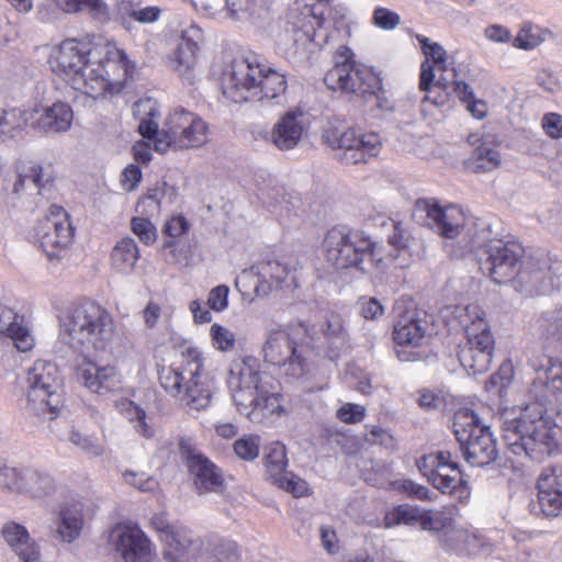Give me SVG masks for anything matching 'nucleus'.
<instances>
[{
	"mask_svg": "<svg viewBox=\"0 0 562 562\" xmlns=\"http://www.w3.org/2000/svg\"><path fill=\"white\" fill-rule=\"evenodd\" d=\"M18 493H26L32 497L49 495L55 490V481L50 474L36 469H23Z\"/></svg>",
	"mask_w": 562,
	"mask_h": 562,
	"instance_id": "obj_36",
	"label": "nucleus"
},
{
	"mask_svg": "<svg viewBox=\"0 0 562 562\" xmlns=\"http://www.w3.org/2000/svg\"><path fill=\"white\" fill-rule=\"evenodd\" d=\"M236 554V542L226 539L207 540L203 542L200 560L205 562H221Z\"/></svg>",
	"mask_w": 562,
	"mask_h": 562,
	"instance_id": "obj_43",
	"label": "nucleus"
},
{
	"mask_svg": "<svg viewBox=\"0 0 562 562\" xmlns=\"http://www.w3.org/2000/svg\"><path fill=\"white\" fill-rule=\"evenodd\" d=\"M501 162V153L483 144L473 150L469 167L475 172H487L497 168Z\"/></svg>",
	"mask_w": 562,
	"mask_h": 562,
	"instance_id": "obj_44",
	"label": "nucleus"
},
{
	"mask_svg": "<svg viewBox=\"0 0 562 562\" xmlns=\"http://www.w3.org/2000/svg\"><path fill=\"white\" fill-rule=\"evenodd\" d=\"M260 381L259 371L252 366V360L241 359L233 362L227 383L238 412L250 420H258L256 407L263 394Z\"/></svg>",
	"mask_w": 562,
	"mask_h": 562,
	"instance_id": "obj_15",
	"label": "nucleus"
},
{
	"mask_svg": "<svg viewBox=\"0 0 562 562\" xmlns=\"http://www.w3.org/2000/svg\"><path fill=\"white\" fill-rule=\"evenodd\" d=\"M272 484L291 493L295 497L304 496L308 490L307 483L292 472H285L280 476V480L277 479Z\"/></svg>",
	"mask_w": 562,
	"mask_h": 562,
	"instance_id": "obj_53",
	"label": "nucleus"
},
{
	"mask_svg": "<svg viewBox=\"0 0 562 562\" xmlns=\"http://www.w3.org/2000/svg\"><path fill=\"white\" fill-rule=\"evenodd\" d=\"M68 9V13L89 10L97 18L108 16V5L103 0H59Z\"/></svg>",
	"mask_w": 562,
	"mask_h": 562,
	"instance_id": "obj_48",
	"label": "nucleus"
},
{
	"mask_svg": "<svg viewBox=\"0 0 562 562\" xmlns=\"http://www.w3.org/2000/svg\"><path fill=\"white\" fill-rule=\"evenodd\" d=\"M290 272V266L279 259H269L258 266L259 278L271 290L280 288Z\"/></svg>",
	"mask_w": 562,
	"mask_h": 562,
	"instance_id": "obj_41",
	"label": "nucleus"
},
{
	"mask_svg": "<svg viewBox=\"0 0 562 562\" xmlns=\"http://www.w3.org/2000/svg\"><path fill=\"white\" fill-rule=\"evenodd\" d=\"M426 92L422 100L423 105L431 103L435 106H445L449 101V91H447V83L437 79L431 90H424Z\"/></svg>",
	"mask_w": 562,
	"mask_h": 562,
	"instance_id": "obj_58",
	"label": "nucleus"
},
{
	"mask_svg": "<svg viewBox=\"0 0 562 562\" xmlns=\"http://www.w3.org/2000/svg\"><path fill=\"white\" fill-rule=\"evenodd\" d=\"M307 132L305 114L299 109L290 110L274 123L270 140L279 150H291L300 146Z\"/></svg>",
	"mask_w": 562,
	"mask_h": 562,
	"instance_id": "obj_22",
	"label": "nucleus"
},
{
	"mask_svg": "<svg viewBox=\"0 0 562 562\" xmlns=\"http://www.w3.org/2000/svg\"><path fill=\"white\" fill-rule=\"evenodd\" d=\"M537 330L544 342H562V308L543 312L537 319Z\"/></svg>",
	"mask_w": 562,
	"mask_h": 562,
	"instance_id": "obj_38",
	"label": "nucleus"
},
{
	"mask_svg": "<svg viewBox=\"0 0 562 562\" xmlns=\"http://www.w3.org/2000/svg\"><path fill=\"white\" fill-rule=\"evenodd\" d=\"M74 112L69 104L55 102L45 106L33 123V127L40 133L55 135L67 132L72 123Z\"/></svg>",
	"mask_w": 562,
	"mask_h": 562,
	"instance_id": "obj_29",
	"label": "nucleus"
},
{
	"mask_svg": "<svg viewBox=\"0 0 562 562\" xmlns=\"http://www.w3.org/2000/svg\"><path fill=\"white\" fill-rule=\"evenodd\" d=\"M26 400L30 413L54 419L64 404L63 382L55 363L35 361L27 370Z\"/></svg>",
	"mask_w": 562,
	"mask_h": 562,
	"instance_id": "obj_9",
	"label": "nucleus"
},
{
	"mask_svg": "<svg viewBox=\"0 0 562 562\" xmlns=\"http://www.w3.org/2000/svg\"><path fill=\"white\" fill-rule=\"evenodd\" d=\"M23 469L11 467L7 460L0 459V490L18 492Z\"/></svg>",
	"mask_w": 562,
	"mask_h": 562,
	"instance_id": "obj_52",
	"label": "nucleus"
},
{
	"mask_svg": "<svg viewBox=\"0 0 562 562\" xmlns=\"http://www.w3.org/2000/svg\"><path fill=\"white\" fill-rule=\"evenodd\" d=\"M56 173L52 164L34 162L19 172L13 184L12 193L19 198L23 195H43L54 188Z\"/></svg>",
	"mask_w": 562,
	"mask_h": 562,
	"instance_id": "obj_23",
	"label": "nucleus"
},
{
	"mask_svg": "<svg viewBox=\"0 0 562 562\" xmlns=\"http://www.w3.org/2000/svg\"><path fill=\"white\" fill-rule=\"evenodd\" d=\"M164 543L165 558L170 562H199L202 555L203 541L194 538L192 531L182 526L167 536Z\"/></svg>",
	"mask_w": 562,
	"mask_h": 562,
	"instance_id": "obj_26",
	"label": "nucleus"
},
{
	"mask_svg": "<svg viewBox=\"0 0 562 562\" xmlns=\"http://www.w3.org/2000/svg\"><path fill=\"white\" fill-rule=\"evenodd\" d=\"M425 336V326L416 312L401 315L394 324L393 338L397 345L416 346Z\"/></svg>",
	"mask_w": 562,
	"mask_h": 562,
	"instance_id": "obj_35",
	"label": "nucleus"
},
{
	"mask_svg": "<svg viewBox=\"0 0 562 562\" xmlns=\"http://www.w3.org/2000/svg\"><path fill=\"white\" fill-rule=\"evenodd\" d=\"M416 223L436 231L446 238L457 237L464 226V214L458 206L441 207L437 202L419 199L413 210Z\"/></svg>",
	"mask_w": 562,
	"mask_h": 562,
	"instance_id": "obj_18",
	"label": "nucleus"
},
{
	"mask_svg": "<svg viewBox=\"0 0 562 562\" xmlns=\"http://www.w3.org/2000/svg\"><path fill=\"white\" fill-rule=\"evenodd\" d=\"M542 127L551 138L562 137V115L557 113H548L542 119Z\"/></svg>",
	"mask_w": 562,
	"mask_h": 562,
	"instance_id": "obj_63",
	"label": "nucleus"
},
{
	"mask_svg": "<svg viewBox=\"0 0 562 562\" xmlns=\"http://www.w3.org/2000/svg\"><path fill=\"white\" fill-rule=\"evenodd\" d=\"M307 328L299 324L288 330L271 328L266 333V341L262 346L263 360L277 366L288 376L297 379L305 372V345Z\"/></svg>",
	"mask_w": 562,
	"mask_h": 562,
	"instance_id": "obj_10",
	"label": "nucleus"
},
{
	"mask_svg": "<svg viewBox=\"0 0 562 562\" xmlns=\"http://www.w3.org/2000/svg\"><path fill=\"white\" fill-rule=\"evenodd\" d=\"M490 228H482L470 241L469 250L475 251L480 270L498 284L518 279L527 290L544 291L551 282V267L546 258L530 257L521 262V245L499 238H490Z\"/></svg>",
	"mask_w": 562,
	"mask_h": 562,
	"instance_id": "obj_2",
	"label": "nucleus"
},
{
	"mask_svg": "<svg viewBox=\"0 0 562 562\" xmlns=\"http://www.w3.org/2000/svg\"><path fill=\"white\" fill-rule=\"evenodd\" d=\"M265 465L268 479L273 483L277 479L283 475L286 471L288 459L284 445L280 442H272L266 448Z\"/></svg>",
	"mask_w": 562,
	"mask_h": 562,
	"instance_id": "obj_40",
	"label": "nucleus"
},
{
	"mask_svg": "<svg viewBox=\"0 0 562 562\" xmlns=\"http://www.w3.org/2000/svg\"><path fill=\"white\" fill-rule=\"evenodd\" d=\"M68 440L82 450L86 454H89L91 457H100L104 452V448L102 445L98 441L97 438L92 436L85 435L80 432L78 429L72 428L69 431Z\"/></svg>",
	"mask_w": 562,
	"mask_h": 562,
	"instance_id": "obj_47",
	"label": "nucleus"
},
{
	"mask_svg": "<svg viewBox=\"0 0 562 562\" xmlns=\"http://www.w3.org/2000/svg\"><path fill=\"white\" fill-rule=\"evenodd\" d=\"M159 381L162 389L189 411L205 409L211 403L213 391L210 381L203 376V361L198 348L188 347L179 367L162 368Z\"/></svg>",
	"mask_w": 562,
	"mask_h": 562,
	"instance_id": "obj_5",
	"label": "nucleus"
},
{
	"mask_svg": "<svg viewBox=\"0 0 562 562\" xmlns=\"http://www.w3.org/2000/svg\"><path fill=\"white\" fill-rule=\"evenodd\" d=\"M538 501L533 512L546 517H558L562 513V461L546 467L538 477Z\"/></svg>",
	"mask_w": 562,
	"mask_h": 562,
	"instance_id": "obj_19",
	"label": "nucleus"
},
{
	"mask_svg": "<svg viewBox=\"0 0 562 562\" xmlns=\"http://www.w3.org/2000/svg\"><path fill=\"white\" fill-rule=\"evenodd\" d=\"M123 25L126 30L131 29L127 19L136 21L142 24H150L159 20L161 15V9L157 5L142 7L139 3L128 1L123 3Z\"/></svg>",
	"mask_w": 562,
	"mask_h": 562,
	"instance_id": "obj_42",
	"label": "nucleus"
},
{
	"mask_svg": "<svg viewBox=\"0 0 562 562\" xmlns=\"http://www.w3.org/2000/svg\"><path fill=\"white\" fill-rule=\"evenodd\" d=\"M60 328L63 340L83 356V362L76 368L77 380L97 394L120 390L122 378L114 367H99L87 360L92 351H105L111 346L115 335L112 314L101 304L86 300L68 310Z\"/></svg>",
	"mask_w": 562,
	"mask_h": 562,
	"instance_id": "obj_1",
	"label": "nucleus"
},
{
	"mask_svg": "<svg viewBox=\"0 0 562 562\" xmlns=\"http://www.w3.org/2000/svg\"><path fill=\"white\" fill-rule=\"evenodd\" d=\"M90 58L94 65L89 72L87 95L95 100L105 92H120L130 71L126 54L114 46L94 47Z\"/></svg>",
	"mask_w": 562,
	"mask_h": 562,
	"instance_id": "obj_11",
	"label": "nucleus"
},
{
	"mask_svg": "<svg viewBox=\"0 0 562 562\" xmlns=\"http://www.w3.org/2000/svg\"><path fill=\"white\" fill-rule=\"evenodd\" d=\"M133 114L139 121V134L154 139L156 151L200 147L207 140L206 122L183 108H177L169 113L161 130L158 128L159 110L156 100L146 98L135 102Z\"/></svg>",
	"mask_w": 562,
	"mask_h": 562,
	"instance_id": "obj_3",
	"label": "nucleus"
},
{
	"mask_svg": "<svg viewBox=\"0 0 562 562\" xmlns=\"http://www.w3.org/2000/svg\"><path fill=\"white\" fill-rule=\"evenodd\" d=\"M324 82L333 91L359 98L380 99L381 79L370 67L355 60L348 46H339L334 55V66L325 74Z\"/></svg>",
	"mask_w": 562,
	"mask_h": 562,
	"instance_id": "obj_7",
	"label": "nucleus"
},
{
	"mask_svg": "<svg viewBox=\"0 0 562 562\" xmlns=\"http://www.w3.org/2000/svg\"><path fill=\"white\" fill-rule=\"evenodd\" d=\"M336 416L346 424H355L364 418L366 409L361 405L347 403L337 411Z\"/></svg>",
	"mask_w": 562,
	"mask_h": 562,
	"instance_id": "obj_61",
	"label": "nucleus"
},
{
	"mask_svg": "<svg viewBox=\"0 0 562 562\" xmlns=\"http://www.w3.org/2000/svg\"><path fill=\"white\" fill-rule=\"evenodd\" d=\"M467 342L460 348H473L494 353L495 339L485 321V313L476 305L467 306L464 318Z\"/></svg>",
	"mask_w": 562,
	"mask_h": 562,
	"instance_id": "obj_24",
	"label": "nucleus"
},
{
	"mask_svg": "<svg viewBox=\"0 0 562 562\" xmlns=\"http://www.w3.org/2000/svg\"><path fill=\"white\" fill-rule=\"evenodd\" d=\"M34 236L50 260L58 259L71 245L75 227L67 211L59 205L52 204L48 214L40 220L34 227Z\"/></svg>",
	"mask_w": 562,
	"mask_h": 562,
	"instance_id": "obj_16",
	"label": "nucleus"
},
{
	"mask_svg": "<svg viewBox=\"0 0 562 562\" xmlns=\"http://www.w3.org/2000/svg\"><path fill=\"white\" fill-rule=\"evenodd\" d=\"M178 446L180 459L192 476L198 493L221 491L224 485L221 469L196 447L191 438L181 437Z\"/></svg>",
	"mask_w": 562,
	"mask_h": 562,
	"instance_id": "obj_17",
	"label": "nucleus"
},
{
	"mask_svg": "<svg viewBox=\"0 0 562 562\" xmlns=\"http://www.w3.org/2000/svg\"><path fill=\"white\" fill-rule=\"evenodd\" d=\"M426 59L430 60L434 65L437 66L439 70L446 71L448 69L447 66V50L443 46L437 42H435L430 49L426 52Z\"/></svg>",
	"mask_w": 562,
	"mask_h": 562,
	"instance_id": "obj_64",
	"label": "nucleus"
},
{
	"mask_svg": "<svg viewBox=\"0 0 562 562\" xmlns=\"http://www.w3.org/2000/svg\"><path fill=\"white\" fill-rule=\"evenodd\" d=\"M263 61L265 57L254 53L235 57L223 74L224 97L235 103L256 101Z\"/></svg>",
	"mask_w": 562,
	"mask_h": 562,
	"instance_id": "obj_13",
	"label": "nucleus"
},
{
	"mask_svg": "<svg viewBox=\"0 0 562 562\" xmlns=\"http://www.w3.org/2000/svg\"><path fill=\"white\" fill-rule=\"evenodd\" d=\"M360 315L366 319H378L384 313V307L375 297L359 301Z\"/></svg>",
	"mask_w": 562,
	"mask_h": 562,
	"instance_id": "obj_62",
	"label": "nucleus"
},
{
	"mask_svg": "<svg viewBox=\"0 0 562 562\" xmlns=\"http://www.w3.org/2000/svg\"><path fill=\"white\" fill-rule=\"evenodd\" d=\"M83 527L82 512L78 506H65L55 521L54 537L64 543L75 542Z\"/></svg>",
	"mask_w": 562,
	"mask_h": 562,
	"instance_id": "obj_32",
	"label": "nucleus"
},
{
	"mask_svg": "<svg viewBox=\"0 0 562 562\" xmlns=\"http://www.w3.org/2000/svg\"><path fill=\"white\" fill-rule=\"evenodd\" d=\"M373 22L383 30H394L401 23L400 15L386 8H376L373 12Z\"/></svg>",
	"mask_w": 562,
	"mask_h": 562,
	"instance_id": "obj_60",
	"label": "nucleus"
},
{
	"mask_svg": "<svg viewBox=\"0 0 562 562\" xmlns=\"http://www.w3.org/2000/svg\"><path fill=\"white\" fill-rule=\"evenodd\" d=\"M543 374L547 387L553 392L562 391V361L549 358Z\"/></svg>",
	"mask_w": 562,
	"mask_h": 562,
	"instance_id": "obj_57",
	"label": "nucleus"
},
{
	"mask_svg": "<svg viewBox=\"0 0 562 562\" xmlns=\"http://www.w3.org/2000/svg\"><path fill=\"white\" fill-rule=\"evenodd\" d=\"M1 536L21 562H41V547L24 525L7 521L1 527Z\"/></svg>",
	"mask_w": 562,
	"mask_h": 562,
	"instance_id": "obj_25",
	"label": "nucleus"
},
{
	"mask_svg": "<svg viewBox=\"0 0 562 562\" xmlns=\"http://www.w3.org/2000/svg\"><path fill=\"white\" fill-rule=\"evenodd\" d=\"M548 35L549 30L541 29L531 22H525L514 40V46L521 49H532L540 45Z\"/></svg>",
	"mask_w": 562,
	"mask_h": 562,
	"instance_id": "obj_46",
	"label": "nucleus"
},
{
	"mask_svg": "<svg viewBox=\"0 0 562 562\" xmlns=\"http://www.w3.org/2000/svg\"><path fill=\"white\" fill-rule=\"evenodd\" d=\"M110 539L124 562H140L150 554V541L137 525H117Z\"/></svg>",
	"mask_w": 562,
	"mask_h": 562,
	"instance_id": "obj_20",
	"label": "nucleus"
},
{
	"mask_svg": "<svg viewBox=\"0 0 562 562\" xmlns=\"http://www.w3.org/2000/svg\"><path fill=\"white\" fill-rule=\"evenodd\" d=\"M461 485H467V482L463 480L459 463L452 459V453L449 451L447 460L438 461L432 486L443 494H451Z\"/></svg>",
	"mask_w": 562,
	"mask_h": 562,
	"instance_id": "obj_33",
	"label": "nucleus"
},
{
	"mask_svg": "<svg viewBox=\"0 0 562 562\" xmlns=\"http://www.w3.org/2000/svg\"><path fill=\"white\" fill-rule=\"evenodd\" d=\"M229 288L225 284H220L213 288L207 296V306L215 312H223L228 306Z\"/></svg>",
	"mask_w": 562,
	"mask_h": 562,
	"instance_id": "obj_59",
	"label": "nucleus"
},
{
	"mask_svg": "<svg viewBox=\"0 0 562 562\" xmlns=\"http://www.w3.org/2000/svg\"><path fill=\"white\" fill-rule=\"evenodd\" d=\"M23 316L18 315L12 308L0 303V334L14 341L20 351H29L33 347V337L27 327L23 325Z\"/></svg>",
	"mask_w": 562,
	"mask_h": 562,
	"instance_id": "obj_30",
	"label": "nucleus"
},
{
	"mask_svg": "<svg viewBox=\"0 0 562 562\" xmlns=\"http://www.w3.org/2000/svg\"><path fill=\"white\" fill-rule=\"evenodd\" d=\"M325 258L336 270L368 272L384 256L375 241L362 231L331 227L323 239Z\"/></svg>",
	"mask_w": 562,
	"mask_h": 562,
	"instance_id": "obj_6",
	"label": "nucleus"
},
{
	"mask_svg": "<svg viewBox=\"0 0 562 562\" xmlns=\"http://www.w3.org/2000/svg\"><path fill=\"white\" fill-rule=\"evenodd\" d=\"M203 31L195 24L181 31V42L170 58V66L183 80L192 83L196 66V55Z\"/></svg>",
	"mask_w": 562,
	"mask_h": 562,
	"instance_id": "obj_21",
	"label": "nucleus"
},
{
	"mask_svg": "<svg viewBox=\"0 0 562 562\" xmlns=\"http://www.w3.org/2000/svg\"><path fill=\"white\" fill-rule=\"evenodd\" d=\"M87 44L76 40H66L52 53L48 63L52 70L63 77L69 85L87 95L89 72L94 63Z\"/></svg>",
	"mask_w": 562,
	"mask_h": 562,
	"instance_id": "obj_14",
	"label": "nucleus"
},
{
	"mask_svg": "<svg viewBox=\"0 0 562 562\" xmlns=\"http://www.w3.org/2000/svg\"><path fill=\"white\" fill-rule=\"evenodd\" d=\"M503 440L514 454L533 461L562 451V427L540 409L527 407L518 417L503 424Z\"/></svg>",
	"mask_w": 562,
	"mask_h": 562,
	"instance_id": "obj_4",
	"label": "nucleus"
},
{
	"mask_svg": "<svg viewBox=\"0 0 562 562\" xmlns=\"http://www.w3.org/2000/svg\"><path fill=\"white\" fill-rule=\"evenodd\" d=\"M123 477L127 484L140 492H151L158 485L157 481L146 472L125 471Z\"/></svg>",
	"mask_w": 562,
	"mask_h": 562,
	"instance_id": "obj_56",
	"label": "nucleus"
},
{
	"mask_svg": "<svg viewBox=\"0 0 562 562\" xmlns=\"http://www.w3.org/2000/svg\"><path fill=\"white\" fill-rule=\"evenodd\" d=\"M60 12L68 13V9L59 0H43L37 4L36 19L42 23H50L59 18Z\"/></svg>",
	"mask_w": 562,
	"mask_h": 562,
	"instance_id": "obj_51",
	"label": "nucleus"
},
{
	"mask_svg": "<svg viewBox=\"0 0 562 562\" xmlns=\"http://www.w3.org/2000/svg\"><path fill=\"white\" fill-rule=\"evenodd\" d=\"M493 352L473 348H460L458 358L464 370L472 375L485 373L491 368Z\"/></svg>",
	"mask_w": 562,
	"mask_h": 562,
	"instance_id": "obj_39",
	"label": "nucleus"
},
{
	"mask_svg": "<svg viewBox=\"0 0 562 562\" xmlns=\"http://www.w3.org/2000/svg\"><path fill=\"white\" fill-rule=\"evenodd\" d=\"M37 109L5 105L0 108V142L13 139L25 131Z\"/></svg>",
	"mask_w": 562,
	"mask_h": 562,
	"instance_id": "obj_31",
	"label": "nucleus"
},
{
	"mask_svg": "<svg viewBox=\"0 0 562 562\" xmlns=\"http://www.w3.org/2000/svg\"><path fill=\"white\" fill-rule=\"evenodd\" d=\"M322 140L342 165L366 164L376 157L381 149L378 134H361L353 128L341 130L331 124L323 130Z\"/></svg>",
	"mask_w": 562,
	"mask_h": 562,
	"instance_id": "obj_12",
	"label": "nucleus"
},
{
	"mask_svg": "<svg viewBox=\"0 0 562 562\" xmlns=\"http://www.w3.org/2000/svg\"><path fill=\"white\" fill-rule=\"evenodd\" d=\"M133 233L146 245L154 244L157 239L155 225L144 217H133L131 221Z\"/></svg>",
	"mask_w": 562,
	"mask_h": 562,
	"instance_id": "obj_55",
	"label": "nucleus"
},
{
	"mask_svg": "<svg viewBox=\"0 0 562 562\" xmlns=\"http://www.w3.org/2000/svg\"><path fill=\"white\" fill-rule=\"evenodd\" d=\"M322 347L330 360L338 359L349 348V334L339 314H330L319 327Z\"/></svg>",
	"mask_w": 562,
	"mask_h": 562,
	"instance_id": "obj_28",
	"label": "nucleus"
},
{
	"mask_svg": "<svg viewBox=\"0 0 562 562\" xmlns=\"http://www.w3.org/2000/svg\"><path fill=\"white\" fill-rule=\"evenodd\" d=\"M260 438L258 436L244 437L235 441L234 451L244 460L252 461L259 456Z\"/></svg>",
	"mask_w": 562,
	"mask_h": 562,
	"instance_id": "obj_54",
	"label": "nucleus"
},
{
	"mask_svg": "<svg viewBox=\"0 0 562 562\" xmlns=\"http://www.w3.org/2000/svg\"><path fill=\"white\" fill-rule=\"evenodd\" d=\"M449 458V450H441L438 452L425 454L420 457L416 464L420 473L428 480L432 485V479L435 476L436 468H438L439 460H447Z\"/></svg>",
	"mask_w": 562,
	"mask_h": 562,
	"instance_id": "obj_50",
	"label": "nucleus"
},
{
	"mask_svg": "<svg viewBox=\"0 0 562 562\" xmlns=\"http://www.w3.org/2000/svg\"><path fill=\"white\" fill-rule=\"evenodd\" d=\"M262 74L259 77L258 99L271 104L284 105L286 103L288 75L286 71L274 67L266 59Z\"/></svg>",
	"mask_w": 562,
	"mask_h": 562,
	"instance_id": "obj_27",
	"label": "nucleus"
},
{
	"mask_svg": "<svg viewBox=\"0 0 562 562\" xmlns=\"http://www.w3.org/2000/svg\"><path fill=\"white\" fill-rule=\"evenodd\" d=\"M213 346L221 351H231L235 347V334L220 324H213L210 328Z\"/></svg>",
	"mask_w": 562,
	"mask_h": 562,
	"instance_id": "obj_49",
	"label": "nucleus"
},
{
	"mask_svg": "<svg viewBox=\"0 0 562 562\" xmlns=\"http://www.w3.org/2000/svg\"><path fill=\"white\" fill-rule=\"evenodd\" d=\"M453 434L470 465L485 467L498 458L496 440L490 426L483 425L474 411L464 408L456 412Z\"/></svg>",
	"mask_w": 562,
	"mask_h": 562,
	"instance_id": "obj_8",
	"label": "nucleus"
},
{
	"mask_svg": "<svg viewBox=\"0 0 562 562\" xmlns=\"http://www.w3.org/2000/svg\"><path fill=\"white\" fill-rule=\"evenodd\" d=\"M139 258V249L131 237L123 238L113 248L111 260L113 267L122 273L131 272Z\"/></svg>",
	"mask_w": 562,
	"mask_h": 562,
	"instance_id": "obj_37",
	"label": "nucleus"
},
{
	"mask_svg": "<svg viewBox=\"0 0 562 562\" xmlns=\"http://www.w3.org/2000/svg\"><path fill=\"white\" fill-rule=\"evenodd\" d=\"M196 7L210 15L240 18L255 12L256 0H194Z\"/></svg>",
	"mask_w": 562,
	"mask_h": 562,
	"instance_id": "obj_34",
	"label": "nucleus"
},
{
	"mask_svg": "<svg viewBox=\"0 0 562 562\" xmlns=\"http://www.w3.org/2000/svg\"><path fill=\"white\" fill-rule=\"evenodd\" d=\"M258 415V420L256 423H260L262 417H276L280 418L289 413L286 407L284 406V397L282 394L268 393V391L263 387V394L260 398V404L256 407Z\"/></svg>",
	"mask_w": 562,
	"mask_h": 562,
	"instance_id": "obj_45",
	"label": "nucleus"
}]
</instances>
